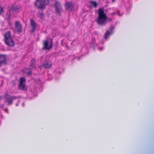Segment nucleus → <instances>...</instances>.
Returning <instances> with one entry per match:
<instances>
[{"label":"nucleus","instance_id":"obj_1","mask_svg":"<svg viewBox=\"0 0 154 154\" xmlns=\"http://www.w3.org/2000/svg\"><path fill=\"white\" fill-rule=\"evenodd\" d=\"M98 14V16L97 19V23L101 26L105 25L107 23L106 20L107 17L104 10L102 9H99Z\"/></svg>","mask_w":154,"mask_h":154},{"label":"nucleus","instance_id":"obj_2","mask_svg":"<svg viewBox=\"0 0 154 154\" xmlns=\"http://www.w3.org/2000/svg\"><path fill=\"white\" fill-rule=\"evenodd\" d=\"M4 36V40L5 44L10 46H13L14 43L11 35V32H7L5 34Z\"/></svg>","mask_w":154,"mask_h":154},{"label":"nucleus","instance_id":"obj_3","mask_svg":"<svg viewBox=\"0 0 154 154\" xmlns=\"http://www.w3.org/2000/svg\"><path fill=\"white\" fill-rule=\"evenodd\" d=\"M49 3V0H36L35 5L38 8H43Z\"/></svg>","mask_w":154,"mask_h":154},{"label":"nucleus","instance_id":"obj_4","mask_svg":"<svg viewBox=\"0 0 154 154\" xmlns=\"http://www.w3.org/2000/svg\"><path fill=\"white\" fill-rule=\"evenodd\" d=\"M43 49L46 50H49L52 48L53 43L51 39H47L43 41Z\"/></svg>","mask_w":154,"mask_h":154},{"label":"nucleus","instance_id":"obj_5","mask_svg":"<svg viewBox=\"0 0 154 154\" xmlns=\"http://www.w3.org/2000/svg\"><path fill=\"white\" fill-rule=\"evenodd\" d=\"M54 7L55 9L56 12L58 14H60L63 11L62 7L60 3L56 0L54 1Z\"/></svg>","mask_w":154,"mask_h":154},{"label":"nucleus","instance_id":"obj_6","mask_svg":"<svg viewBox=\"0 0 154 154\" xmlns=\"http://www.w3.org/2000/svg\"><path fill=\"white\" fill-rule=\"evenodd\" d=\"M16 98V97L14 96L7 95L5 96V100L6 102L8 103V105H11L12 103V100Z\"/></svg>","mask_w":154,"mask_h":154},{"label":"nucleus","instance_id":"obj_7","mask_svg":"<svg viewBox=\"0 0 154 154\" xmlns=\"http://www.w3.org/2000/svg\"><path fill=\"white\" fill-rule=\"evenodd\" d=\"M25 80L24 78H21L20 79V85L18 86V88L19 89L25 90L26 88V86L25 85Z\"/></svg>","mask_w":154,"mask_h":154},{"label":"nucleus","instance_id":"obj_8","mask_svg":"<svg viewBox=\"0 0 154 154\" xmlns=\"http://www.w3.org/2000/svg\"><path fill=\"white\" fill-rule=\"evenodd\" d=\"M73 7V5L71 2H67L66 3L65 9L68 11H71L72 10Z\"/></svg>","mask_w":154,"mask_h":154},{"label":"nucleus","instance_id":"obj_9","mask_svg":"<svg viewBox=\"0 0 154 154\" xmlns=\"http://www.w3.org/2000/svg\"><path fill=\"white\" fill-rule=\"evenodd\" d=\"M15 29L17 32H21L22 31V26L20 22L16 21L15 23Z\"/></svg>","mask_w":154,"mask_h":154},{"label":"nucleus","instance_id":"obj_10","mask_svg":"<svg viewBox=\"0 0 154 154\" xmlns=\"http://www.w3.org/2000/svg\"><path fill=\"white\" fill-rule=\"evenodd\" d=\"M6 57L5 55L0 54V66L5 64Z\"/></svg>","mask_w":154,"mask_h":154},{"label":"nucleus","instance_id":"obj_11","mask_svg":"<svg viewBox=\"0 0 154 154\" xmlns=\"http://www.w3.org/2000/svg\"><path fill=\"white\" fill-rule=\"evenodd\" d=\"M30 27L31 29V31L34 32L35 29L36 25L34 21L32 20H30Z\"/></svg>","mask_w":154,"mask_h":154},{"label":"nucleus","instance_id":"obj_12","mask_svg":"<svg viewBox=\"0 0 154 154\" xmlns=\"http://www.w3.org/2000/svg\"><path fill=\"white\" fill-rule=\"evenodd\" d=\"M51 65L52 64L49 61L45 62L43 65V66L47 68H50Z\"/></svg>","mask_w":154,"mask_h":154},{"label":"nucleus","instance_id":"obj_13","mask_svg":"<svg viewBox=\"0 0 154 154\" xmlns=\"http://www.w3.org/2000/svg\"><path fill=\"white\" fill-rule=\"evenodd\" d=\"M20 7L18 6L13 7L12 8V10L14 12H16L20 9Z\"/></svg>","mask_w":154,"mask_h":154},{"label":"nucleus","instance_id":"obj_14","mask_svg":"<svg viewBox=\"0 0 154 154\" xmlns=\"http://www.w3.org/2000/svg\"><path fill=\"white\" fill-rule=\"evenodd\" d=\"M35 60L34 59H32L31 60V62L30 63V66L32 68H34L35 67Z\"/></svg>","mask_w":154,"mask_h":154},{"label":"nucleus","instance_id":"obj_15","mask_svg":"<svg viewBox=\"0 0 154 154\" xmlns=\"http://www.w3.org/2000/svg\"><path fill=\"white\" fill-rule=\"evenodd\" d=\"M90 3L93 7H94L95 8H96L97 6V4L95 1H91L90 2Z\"/></svg>","mask_w":154,"mask_h":154},{"label":"nucleus","instance_id":"obj_16","mask_svg":"<svg viewBox=\"0 0 154 154\" xmlns=\"http://www.w3.org/2000/svg\"><path fill=\"white\" fill-rule=\"evenodd\" d=\"M110 33L108 31H107L106 32L105 35V38L106 39H107L108 36L109 35Z\"/></svg>","mask_w":154,"mask_h":154},{"label":"nucleus","instance_id":"obj_17","mask_svg":"<svg viewBox=\"0 0 154 154\" xmlns=\"http://www.w3.org/2000/svg\"><path fill=\"white\" fill-rule=\"evenodd\" d=\"M2 96H1L0 97V107L1 108H3L4 106V105L3 104H1V99H2Z\"/></svg>","mask_w":154,"mask_h":154},{"label":"nucleus","instance_id":"obj_18","mask_svg":"<svg viewBox=\"0 0 154 154\" xmlns=\"http://www.w3.org/2000/svg\"><path fill=\"white\" fill-rule=\"evenodd\" d=\"M27 74L28 75H31V70H29V71L27 72Z\"/></svg>","mask_w":154,"mask_h":154},{"label":"nucleus","instance_id":"obj_19","mask_svg":"<svg viewBox=\"0 0 154 154\" xmlns=\"http://www.w3.org/2000/svg\"><path fill=\"white\" fill-rule=\"evenodd\" d=\"M3 12L2 8L0 7V14H1Z\"/></svg>","mask_w":154,"mask_h":154},{"label":"nucleus","instance_id":"obj_20","mask_svg":"<svg viewBox=\"0 0 154 154\" xmlns=\"http://www.w3.org/2000/svg\"><path fill=\"white\" fill-rule=\"evenodd\" d=\"M4 110L5 111V112H7V113H8V110L7 109L5 108V109H4Z\"/></svg>","mask_w":154,"mask_h":154},{"label":"nucleus","instance_id":"obj_21","mask_svg":"<svg viewBox=\"0 0 154 154\" xmlns=\"http://www.w3.org/2000/svg\"><path fill=\"white\" fill-rule=\"evenodd\" d=\"M116 14L115 13H112V14H112V15H114Z\"/></svg>","mask_w":154,"mask_h":154},{"label":"nucleus","instance_id":"obj_22","mask_svg":"<svg viewBox=\"0 0 154 154\" xmlns=\"http://www.w3.org/2000/svg\"><path fill=\"white\" fill-rule=\"evenodd\" d=\"M115 0H112V2H114V1H115Z\"/></svg>","mask_w":154,"mask_h":154}]
</instances>
